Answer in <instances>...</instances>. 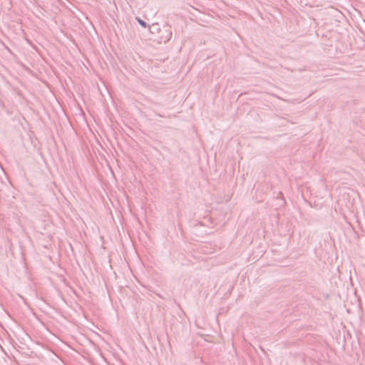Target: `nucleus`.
I'll use <instances>...</instances> for the list:
<instances>
[{
  "label": "nucleus",
  "mask_w": 365,
  "mask_h": 365,
  "mask_svg": "<svg viewBox=\"0 0 365 365\" xmlns=\"http://www.w3.org/2000/svg\"><path fill=\"white\" fill-rule=\"evenodd\" d=\"M138 22H139V23H140V25H142L143 26H144V27H145V26H146V24H145V23L143 21H142V20L139 19V20H138Z\"/></svg>",
  "instance_id": "1"
}]
</instances>
